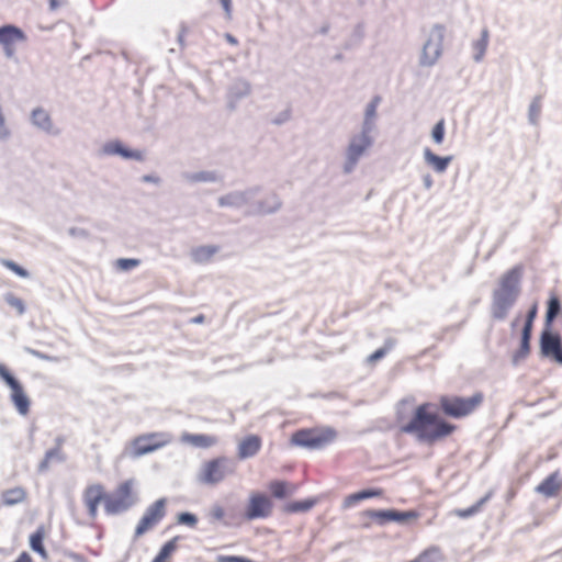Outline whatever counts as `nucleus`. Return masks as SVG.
<instances>
[{"mask_svg":"<svg viewBox=\"0 0 562 562\" xmlns=\"http://www.w3.org/2000/svg\"><path fill=\"white\" fill-rule=\"evenodd\" d=\"M83 503L88 508V515L90 518L94 519L98 515V506L101 502L105 504L106 492L104 491L103 485L93 484L89 485L83 491Z\"/></svg>","mask_w":562,"mask_h":562,"instance_id":"f3484780","label":"nucleus"},{"mask_svg":"<svg viewBox=\"0 0 562 562\" xmlns=\"http://www.w3.org/2000/svg\"><path fill=\"white\" fill-rule=\"evenodd\" d=\"M439 549L436 547H431L425 551H423L418 557H424L425 560L423 562H436L439 558Z\"/></svg>","mask_w":562,"mask_h":562,"instance_id":"8fccbe9b","label":"nucleus"},{"mask_svg":"<svg viewBox=\"0 0 562 562\" xmlns=\"http://www.w3.org/2000/svg\"><path fill=\"white\" fill-rule=\"evenodd\" d=\"M140 180L146 183H154V184H160L161 179L156 175H144L142 176Z\"/></svg>","mask_w":562,"mask_h":562,"instance_id":"052dcab7","label":"nucleus"},{"mask_svg":"<svg viewBox=\"0 0 562 562\" xmlns=\"http://www.w3.org/2000/svg\"><path fill=\"white\" fill-rule=\"evenodd\" d=\"M224 37L227 41V43H229L231 45H237L238 44V40L233 34H231V33H225Z\"/></svg>","mask_w":562,"mask_h":562,"instance_id":"774afa93","label":"nucleus"},{"mask_svg":"<svg viewBox=\"0 0 562 562\" xmlns=\"http://www.w3.org/2000/svg\"><path fill=\"white\" fill-rule=\"evenodd\" d=\"M167 498L161 497L150 504L142 518L138 520L135 530L134 538L137 539L145 535L147 531L157 526L167 514Z\"/></svg>","mask_w":562,"mask_h":562,"instance_id":"9d476101","label":"nucleus"},{"mask_svg":"<svg viewBox=\"0 0 562 562\" xmlns=\"http://www.w3.org/2000/svg\"><path fill=\"white\" fill-rule=\"evenodd\" d=\"M383 494V490L379 487H369L363 488L361 491H358L356 493L349 494L345 497L342 507L344 508H350L356 506L359 502L373 498V497H380Z\"/></svg>","mask_w":562,"mask_h":562,"instance_id":"4be33fe9","label":"nucleus"},{"mask_svg":"<svg viewBox=\"0 0 562 562\" xmlns=\"http://www.w3.org/2000/svg\"><path fill=\"white\" fill-rule=\"evenodd\" d=\"M537 315H538V303L533 302L529 306V308H528V311L526 313V317H525V322H524L521 331L532 334L533 323H535V321L537 318Z\"/></svg>","mask_w":562,"mask_h":562,"instance_id":"a19ab883","label":"nucleus"},{"mask_svg":"<svg viewBox=\"0 0 562 562\" xmlns=\"http://www.w3.org/2000/svg\"><path fill=\"white\" fill-rule=\"evenodd\" d=\"M539 357L562 367V335L553 329H542L539 335Z\"/></svg>","mask_w":562,"mask_h":562,"instance_id":"1a4fd4ad","label":"nucleus"},{"mask_svg":"<svg viewBox=\"0 0 562 562\" xmlns=\"http://www.w3.org/2000/svg\"><path fill=\"white\" fill-rule=\"evenodd\" d=\"M251 92V85L244 78H237L227 90L228 106L231 110L236 108V103L248 97Z\"/></svg>","mask_w":562,"mask_h":562,"instance_id":"6ab92c4d","label":"nucleus"},{"mask_svg":"<svg viewBox=\"0 0 562 562\" xmlns=\"http://www.w3.org/2000/svg\"><path fill=\"white\" fill-rule=\"evenodd\" d=\"M423 184L426 190H429L434 186V180L430 173H426L423 176Z\"/></svg>","mask_w":562,"mask_h":562,"instance_id":"69168bd1","label":"nucleus"},{"mask_svg":"<svg viewBox=\"0 0 562 562\" xmlns=\"http://www.w3.org/2000/svg\"><path fill=\"white\" fill-rule=\"evenodd\" d=\"M0 379L11 390L10 400L16 412L26 416L30 413L31 400L24 391L22 383L3 363H0Z\"/></svg>","mask_w":562,"mask_h":562,"instance_id":"6e6552de","label":"nucleus"},{"mask_svg":"<svg viewBox=\"0 0 562 562\" xmlns=\"http://www.w3.org/2000/svg\"><path fill=\"white\" fill-rule=\"evenodd\" d=\"M488 38H490V31L487 27H483L481 30L480 38L475 40L472 43V49H473L472 58L475 63H481L483 60L484 55L487 49Z\"/></svg>","mask_w":562,"mask_h":562,"instance_id":"c756f323","label":"nucleus"},{"mask_svg":"<svg viewBox=\"0 0 562 562\" xmlns=\"http://www.w3.org/2000/svg\"><path fill=\"white\" fill-rule=\"evenodd\" d=\"M425 162L430 166L437 173H443L453 160V156H439L435 154L429 147L423 150Z\"/></svg>","mask_w":562,"mask_h":562,"instance_id":"412c9836","label":"nucleus"},{"mask_svg":"<svg viewBox=\"0 0 562 562\" xmlns=\"http://www.w3.org/2000/svg\"><path fill=\"white\" fill-rule=\"evenodd\" d=\"M183 178L192 183L198 182H216L221 180L216 171H198V172H187L183 175Z\"/></svg>","mask_w":562,"mask_h":562,"instance_id":"c9c22d12","label":"nucleus"},{"mask_svg":"<svg viewBox=\"0 0 562 562\" xmlns=\"http://www.w3.org/2000/svg\"><path fill=\"white\" fill-rule=\"evenodd\" d=\"M189 29L184 22H181L179 25V33L177 36V41L181 47H184V36L188 33Z\"/></svg>","mask_w":562,"mask_h":562,"instance_id":"6e6d98bb","label":"nucleus"},{"mask_svg":"<svg viewBox=\"0 0 562 562\" xmlns=\"http://www.w3.org/2000/svg\"><path fill=\"white\" fill-rule=\"evenodd\" d=\"M134 488V480L128 479L121 483L112 494L106 493L104 512L108 516L123 514L134 507L139 498Z\"/></svg>","mask_w":562,"mask_h":562,"instance_id":"39448f33","label":"nucleus"},{"mask_svg":"<svg viewBox=\"0 0 562 562\" xmlns=\"http://www.w3.org/2000/svg\"><path fill=\"white\" fill-rule=\"evenodd\" d=\"M1 263L3 267L15 273L18 277L26 279L30 277V272L19 263L10 259H2Z\"/></svg>","mask_w":562,"mask_h":562,"instance_id":"49530a36","label":"nucleus"},{"mask_svg":"<svg viewBox=\"0 0 562 562\" xmlns=\"http://www.w3.org/2000/svg\"><path fill=\"white\" fill-rule=\"evenodd\" d=\"M525 267L513 266L498 279L497 286L492 291L490 313L494 321H505L521 294Z\"/></svg>","mask_w":562,"mask_h":562,"instance_id":"f03ea898","label":"nucleus"},{"mask_svg":"<svg viewBox=\"0 0 562 562\" xmlns=\"http://www.w3.org/2000/svg\"><path fill=\"white\" fill-rule=\"evenodd\" d=\"M176 521L178 525L187 526L189 528H195L199 522V518L194 513L180 512L176 516Z\"/></svg>","mask_w":562,"mask_h":562,"instance_id":"37998d69","label":"nucleus"},{"mask_svg":"<svg viewBox=\"0 0 562 562\" xmlns=\"http://www.w3.org/2000/svg\"><path fill=\"white\" fill-rule=\"evenodd\" d=\"M431 139L435 144L440 145L445 140L446 135V123L443 119H440L431 130Z\"/></svg>","mask_w":562,"mask_h":562,"instance_id":"a18cd8bd","label":"nucleus"},{"mask_svg":"<svg viewBox=\"0 0 562 562\" xmlns=\"http://www.w3.org/2000/svg\"><path fill=\"white\" fill-rule=\"evenodd\" d=\"M13 562H33V559L29 552L23 551L19 554L16 560H14Z\"/></svg>","mask_w":562,"mask_h":562,"instance_id":"338daca9","label":"nucleus"},{"mask_svg":"<svg viewBox=\"0 0 562 562\" xmlns=\"http://www.w3.org/2000/svg\"><path fill=\"white\" fill-rule=\"evenodd\" d=\"M139 263L140 260L135 258H120L116 261L117 268H120L123 271L132 270L133 268H136Z\"/></svg>","mask_w":562,"mask_h":562,"instance_id":"de8ad7c7","label":"nucleus"},{"mask_svg":"<svg viewBox=\"0 0 562 562\" xmlns=\"http://www.w3.org/2000/svg\"><path fill=\"white\" fill-rule=\"evenodd\" d=\"M282 207V201L277 194H272L266 201H259L254 211H248L247 215H270L277 213Z\"/></svg>","mask_w":562,"mask_h":562,"instance_id":"5701e85b","label":"nucleus"},{"mask_svg":"<svg viewBox=\"0 0 562 562\" xmlns=\"http://www.w3.org/2000/svg\"><path fill=\"white\" fill-rule=\"evenodd\" d=\"M32 123L43 131H49L52 127V119L49 114L42 108L32 111Z\"/></svg>","mask_w":562,"mask_h":562,"instance_id":"e433bc0d","label":"nucleus"},{"mask_svg":"<svg viewBox=\"0 0 562 562\" xmlns=\"http://www.w3.org/2000/svg\"><path fill=\"white\" fill-rule=\"evenodd\" d=\"M337 436V430L330 426L301 428L292 434L290 443L307 450H322L333 443Z\"/></svg>","mask_w":562,"mask_h":562,"instance_id":"7ed1b4c3","label":"nucleus"},{"mask_svg":"<svg viewBox=\"0 0 562 562\" xmlns=\"http://www.w3.org/2000/svg\"><path fill=\"white\" fill-rule=\"evenodd\" d=\"M262 446V439L258 435H247L238 443L237 457L239 460H247L257 456Z\"/></svg>","mask_w":562,"mask_h":562,"instance_id":"a211bd4d","label":"nucleus"},{"mask_svg":"<svg viewBox=\"0 0 562 562\" xmlns=\"http://www.w3.org/2000/svg\"><path fill=\"white\" fill-rule=\"evenodd\" d=\"M3 299L8 305L16 310L19 315H23L26 312V306L23 300L14 295L12 292L5 293Z\"/></svg>","mask_w":562,"mask_h":562,"instance_id":"c03bdc74","label":"nucleus"},{"mask_svg":"<svg viewBox=\"0 0 562 562\" xmlns=\"http://www.w3.org/2000/svg\"><path fill=\"white\" fill-rule=\"evenodd\" d=\"M269 491L277 499H284L291 494L289 491V483L283 480L271 481L269 483Z\"/></svg>","mask_w":562,"mask_h":562,"instance_id":"4c0bfd02","label":"nucleus"},{"mask_svg":"<svg viewBox=\"0 0 562 562\" xmlns=\"http://www.w3.org/2000/svg\"><path fill=\"white\" fill-rule=\"evenodd\" d=\"M65 555L74 562H89L82 554L74 551H68L65 553Z\"/></svg>","mask_w":562,"mask_h":562,"instance_id":"bf43d9fd","label":"nucleus"},{"mask_svg":"<svg viewBox=\"0 0 562 562\" xmlns=\"http://www.w3.org/2000/svg\"><path fill=\"white\" fill-rule=\"evenodd\" d=\"M26 38L24 31L14 24L0 26V44L2 46H13L16 42H24Z\"/></svg>","mask_w":562,"mask_h":562,"instance_id":"aec40b11","label":"nucleus"},{"mask_svg":"<svg viewBox=\"0 0 562 562\" xmlns=\"http://www.w3.org/2000/svg\"><path fill=\"white\" fill-rule=\"evenodd\" d=\"M372 133L373 131L361 127L360 133L350 138L347 151L352 162L359 161L364 151L373 145Z\"/></svg>","mask_w":562,"mask_h":562,"instance_id":"4468645a","label":"nucleus"},{"mask_svg":"<svg viewBox=\"0 0 562 562\" xmlns=\"http://www.w3.org/2000/svg\"><path fill=\"white\" fill-rule=\"evenodd\" d=\"M218 2L221 3L224 12H225V16L226 19L231 20L232 19V12H233V3H232V0H218Z\"/></svg>","mask_w":562,"mask_h":562,"instance_id":"4d7b16f0","label":"nucleus"},{"mask_svg":"<svg viewBox=\"0 0 562 562\" xmlns=\"http://www.w3.org/2000/svg\"><path fill=\"white\" fill-rule=\"evenodd\" d=\"M234 472V461L225 456H221L206 461L202 465L198 474V480L206 485H216Z\"/></svg>","mask_w":562,"mask_h":562,"instance_id":"423d86ee","label":"nucleus"},{"mask_svg":"<svg viewBox=\"0 0 562 562\" xmlns=\"http://www.w3.org/2000/svg\"><path fill=\"white\" fill-rule=\"evenodd\" d=\"M542 108V97L536 95L528 108V122L531 125H537L539 122L540 113Z\"/></svg>","mask_w":562,"mask_h":562,"instance_id":"58836bf2","label":"nucleus"},{"mask_svg":"<svg viewBox=\"0 0 562 562\" xmlns=\"http://www.w3.org/2000/svg\"><path fill=\"white\" fill-rule=\"evenodd\" d=\"M220 250L218 246H199L192 249L191 257L196 263H205Z\"/></svg>","mask_w":562,"mask_h":562,"instance_id":"473e14b6","label":"nucleus"},{"mask_svg":"<svg viewBox=\"0 0 562 562\" xmlns=\"http://www.w3.org/2000/svg\"><path fill=\"white\" fill-rule=\"evenodd\" d=\"M10 136V131L5 126V120L0 121V139H7Z\"/></svg>","mask_w":562,"mask_h":562,"instance_id":"680f3d73","label":"nucleus"},{"mask_svg":"<svg viewBox=\"0 0 562 562\" xmlns=\"http://www.w3.org/2000/svg\"><path fill=\"white\" fill-rule=\"evenodd\" d=\"M45 528L43 525L38 526L36 530L30 536V548L37 553L42 559H47L48 553L44 547Z\"/></svg>","mask_w":562,"mask_h":562,"instance_id":"cd10ccee","label":"nucleus"},{"mask_svg":"<svg viewBox=\"0 0 562 562\" xmlns=\"http://www.w3.org/2000/svg\"><path fill=\"white\" fill-rule=\"evenodd\" d=\"M317 504V498L308 497L299 501H292L283 505L282 510L285 514L305 513L311 510Z\"/></svg>","mask_w":562,"mask_h":562,"instance_id":"c85d7f7f","label":"nucleus"},{"mask_svg":"<svg viewBox=\"0 0 562 562\" xmlns=\"http://www.w3.org/2000/svg\"><path fill=\"white\" fill-rule=\"evenodd\" d=\"M531 339L532 334L520 331L519 347L512 356L513 366H518L521 361H524L531 351Z\"/></svg>","mask_w":562,"mask_h":562,"instance_id":"393cba45","label":"nucleus"},{"mask_svg":"<svg viewBox=\"0 0 562 562\" xmlns=\"http://www.w3.org/2000/svg\"><path fill=\"white\" fill-rule=\"evenodd\" d=\"M261 191V187L255 186L247 188L243 191H232L217 199V204L221 207L240 209L247 205L252 198Z\"/></svg>","mask_w":562,"mask_h":562,"instance_id":"ddd939ff","label":"nucleus"},{"mask_svg":"<svg viewBox=\"0 0 562 562\" xmlns=\"http://www.w3.org/2000/svg\"><path fill=\"white\" fill-rule=\"evenodd\" d=\"M181 539L180 536H175L167 542H165L159 549L158 553L151 560V562H166L178 548V541Z\"/></svg>","mask_w":562,"mask_h":562,"instance_id":"72a5a7b5","label":"nucleus"},{"mask_svg":"<svg viewBox=\"0 0 562 562\" xmlns=\"http://www.w3.org/2000/svg\"><path fill=\"white\" fill-rule=\"evenodd\" d=\"M560 488L561 482L559 481V473L553 472L549 474L539 485H537L535 491L546 497H552L557 495Z\"/></svg>","mask_w":562,"mask_h":562,"instance_id":"b1692460","label":"nucleus"},{"mask_svg":"<svg viewBox=\"0 0 562 562\" xmlns=\"http://www.w3.org/2000/svg\"><path fill=\"white\" fill-rule=\"evenodd\" d=\"M243 555H218L217 562H241Z\"/></svg>","mask_w":562,"mask_h":562,"instance_id":"13d9d810","label":"nucleus"},{"mask_svg":"<svg viewBox=\"0 0 562 562\" xmlns=\"http://www.w3.org/2000/svg\"><path fill=\"white\" fill-rule=\"evenodd\" d=\"M358 164V161H355L352 162L350 159H349V155H348V151H346V162L344 165V171L346 173H349L353 170V168L356 167V165Z\"/></svg>","mask_w":562,"mask_h":562,"instance_id":"e2e57ef3","label":"nucleus"},{"mask_svg":"<svg viewBox=\"0 0 562 562\" xmlns=\"http://www.w3.org/2000/svg\"><path fill=\"white\" fill-rule=\"evenodd\" d=\"M394 342L392 339L385 340L384 345L376 350H374L371 355L368 356V363H375L376 361L383 359L386 353L393 348Z\"/></svg>","mask_w":562,"mask_h":562,"instance_id":"79ce46f5","label":"nucleus"},{"mask_svg":"<svg viewBox=\"0 0 562 562\" xmlns=\"http://www.w3.org/2000/svg\"><path fill=\"white\" fill-rule=\"evenodd\" d=\"M161 437V434H149L135 438L133 441V454L142 457L158 450L166 443V440Z\"/></svg>","mask_w":562,"mask_h":562,"instance_id":"dca6fc26","label":"nucleus"},{"mask_svg":"<svg viewBox=\"0 0 562 562\" xmlns=\"http://www.w3.org/2000/svg\"><path fill=\"white\" fill-rule=\"evenodd\" d=\"M26 497V492L23 487H13L2 493V503L5 506H14L22 503Z\"/></svg>","mask_w":562,"mask_h":562,"instance_id":"f704fd0d","label":"nucleus"},{"mask_svg":"<svg viewBox=\"0 0 562 562\" xmlns=\"http://www.w3.org/2000/svg\"><path fill=\"white\" fill-rule=\"evenodd\" d=\"M182 441L192 445L196 448L207 449L217 442V438L206 434H189L182 436Z\"/></svg>","mask_w":562,"mask_h":562,"instance_id":"bb28decb","label":"nucleus"},{"mask_svg":"<svg viewBox=\"0 0 562 562\" xmlns=\"http://www.w3.org/2000/svg\"><path fill=\"white\" fill-rule=\"evenodd\" d=\"M23 350H24L26 353H29V355H31V356H33V357H35V358H37V359H41V360H50V359H52V357H50V356H48V355H46V353H43V352H41L40 350L33 349V348H31V347H24V348H23Z\"/></svg>","mask_w":562,"mask_h":562,"instance_id":"5fc2aeb1","label":"nucleus"},{"mask_svg":"<svg viewBox=\"0 0 562 562\" xmlns=\"http://www.w3.org/2000/svg\"><path fill=\"white\" fill-rule=\"evenodd\" d=\"M381 101L380 95H374L371 101L367 104L364 111V117L361 124V127L374 131L375 125V116H376V108Z\"/></svg>","mask_w":562,"mask_h":562,"instance_id":"7c9ffc66","label":"nucleus"},{"mask_svg":"<svg viewBox=\"0 0 562 562\" xmlns=\"http://www.w3.org/2000/svg\"><path fill=\"white\" fill-rule=\"evenodd\" d=\"M243 514L239 507H229L226 510V520L233 524L237 519L243 518Z\"/></svg>","mask_w":562,"mask_h":562,"instance_id":"603ef678","label":"nucleus"},{"mask_svg":"<svg viewBox=\"0 0 562 562\" xmlns=\"http://www.w3.org/2000/svg\"><path fill=\"white\" fill-rule=\"evenodd\" d=\"M291 119V110L286 109L280 112L273 120L272 123L274 125H282Z\"/></svg>","mask_w":562,"mask_h":562,"instance_id":"864d4df0","label":"nucleus"},{"mask_svg":"<svg viewBox=\"0 0 562 562\" xmlns=\"http://www.w3.org/2000/svg\"><path fill=\"white\" fill-rule=\"evenodd\" d=\"M68 234L71 237L81 238V239H87L90 236L89 232L86 228L76 227V226L70 227L68 229Z\"/></svg>","mask_w":562,"mask_h":562,"instance_id":"3c124183","label":"nucleus"},{"mask_svg":"<svg viewBox=\"0 0 562 562\" xmlns=\"http://www.w3.org/2000/svg\"><path fill=\"white\" fill-rule=\"evenodd\" d=\"M362 515L375 520L379 526H385L389 522L405 525L409 520L417 519L419 517V513L415 509L400 510L396 508L367 509Z\"/></svg>","mask_w":562,"mask_h":562,"instance_id":"9b49d317","label":"nucleus"},{"mask_svg":"<svg viewBox=\"0 0 562 562\" xmlns=\"http://www.w3.org/2000/svg\"><path fill=\"white\" fill-rule=\"evenodd\" d=\"M408 404L407 398H402L396 404L395 422L401 432L414 436L417 441L434 445L457 429L454 424L431 411L435 406L432 403L424 402L416 406L411 414L405 409Z\"/></svg>","mask_w":562,"mask_h":562,"instance_id":"f257e3e1","label":"nucleus"},{"mask_svg":"<svg viewBox=\"0 0 562 562\" xmlns=\"http://www.w3.org/2000/svg\"><path fill=\"white\" fill-rule=\"evenodd\" d=\"M483 401L482 392H475L470 397L442 395L439 398V407L445 416L460 419L472 414Z\"/></svg>","mask_w":562,"mask_h":562,"instance_id":"20e7f679","label":"nucleus"},{"mask_svg":"<svg viewBox=\"0 0 562 562\" xmlns=\"http://www.w3.org/2000/svg\"><path fill=\"white\" fill-rule=\"evenodd\" d=\"M45 456L47 457V459H49L50 461L52 460H55L57 461L58 463H61V462H65L66 461V456L63 453L61 449L59 447H54L52 449H48L46 452H45Z\"/></svg>","mask_w":562,"mask_h":562,"instance_id":"09e8293b","label":"nucleus"},{"mask_svg":"<svg viewBox=\"0 0 562 562\" xmlns=\"http://www.w3.org/2000/svg\"><path fill=\"white\" fill-rule=\"evenodd\" d=\"M446 35V26L441 23L432 25L428 40L422 48L419 65L422 67L434 66L442 54L443 41Z\"/></svg>","mask_w":562,"mask_h":562,"instance_id":"0eeeda50","label":"nucleus"},{"mask_svg":"<svg viewBox=\"0 0 562 562\" xmlns=\"http://www.w3.org/2000/svg\"><path fill=\"white\" fill-rule=\"evenodd\" d=\"M272 508L273 503L269 496L263 493L255 492L249 496L243 518L248 521L265 519L271 515Z\"/></svg>","mask_w":562,"mask_h":562,"instance_id":"f8f14e48","label":"nucleus"},{"mask_svg":"<svg viewBox=\"0 0 562 562\" xmlns=\"http://www.w3.org/2000/svg\"><path fill=\"white\" fill-rule=\"evenodd\" d=\"M562 311V305L559 296L551 294L547 302V311L544 316V325L542 329H553V322Z\"/></svg>","mask_w":562,"mask_h":562,"instance_id":"a878e982","label":"nucleus"},{"mask_svg":"<svg viewBox=\"0 0 562 562\" xmlns=\"http://www.w3.org/2000/svg\"><path fill=\"white\" fill-rule=\"evenodd\" d=\"M225 517H226V510L221 505L215 504L212 506V508L209 513V518H210L211 524H214L216 521H222L223 526L231 527L232 522L229 520H226Z\"/></svg>","mask_w":562,"mask_h":562,"instance_id":"ea45409f","label":"nucleus"},{"mask_svg":"<svg viewBox=\"0 0 562 562\" xmlns=\"http://www.w3.org/2000/svg\"><path fill=\"white\" fill-rule=\"evenodd\" d=\"M492 495H493V492L488 491L483 497H481L472 506H470L468 508L454 509L453 513L456 516H458L460 518H463V519L470 518L481 512L483 505L486 504L491 499Z\"/></svg>","mask_w":562,"mask_h":562,"instance_id":"2f4dec72","label":"nucleus"},{"mask_svg":"<svg viewBox=\"0 0 562 562\" xmlns=\"http://www.w3.org/2000/svg\"><path fill=\"white\" fill-rule=\"evenodd\" d=\"M101 154L104 156H119L126 160H144V154L142 150L130 148L120 139H113L104 143L101 148Z\"/></svg>","mask_w":562,"mask_h":562,"instance_id":"2eb2a0df","label":"nucleus"},{"mask_svg":"<svg viewBox=\"0 0 562 562\" xmlns=\"http://www.w3.org/2000/svg\"><path fill=\"white\" fill-rule=\"evenodd\" d=\"M49 462H50V460H49V459H47V457H46V456H44L43 460L38 463L37 471H38L40 473H44V472L48 471V469H49Z\"/></svg>","mask_w":562,"mask_h":562,"instance_id":"0e129e2a","label":"nucleus"}]
</instances>
